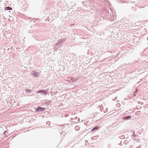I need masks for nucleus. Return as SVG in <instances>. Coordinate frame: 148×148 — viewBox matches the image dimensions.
Here are the masks:
<instances>
[{"instance_id": "nucleus-12", "label": "nucleus", "mask_w": 148, "mask_h": 148, "mask_svg": "<svg viewBox=\"0 0 148 148\" xmlns=\"http://www.w3.org/2000/svg\"><path fill=\"white\" fill-rule=\"evenodd\" d=\"M64 126L62 125H61V128H64Z\"/></svg>"}, {"instance_id": "nucleus-5", "label": "nucleus", "mask_w": 148, "mask_h": 148, "mask_svg": "<svg viewBox=\"0 0 148 148\" xmlns=\"http://www.w3.org/2000/svg\"><path fill=\"white\" fill-rule=\"evenodd\" d=\"M99 129V127L98 126H95L91 130L92 132L94 131L95 130H98Z\"/></svg>"}, {"instance_id": "nucleus-9", "label": "nucleus", "mask_w": 148, "mask_h": 148, "mask_svg": "<svg viewBox=\"0 0 148 148\" xmlns=\"http://www.w3.org/2000/svg\"><path fill=\"white\" fill-rule=\"evenodd\" d=\"M45 94L47 95V92L46 91H44L43 90H42V92Z\"/></svg>"}, {"instance_id": "nucleus-7", "label": "nucleus", "mask_w": 148, "mask_h": 148, "mask_svg": "<svg viewBox=\"0 0 148 148\" xmlns=\"http://www.w3.org/2000/svg\"><path fill=\"white\" fill-rule=\"evenodd\" d=\"M59 48V47H58V46H55V47L54 48V50L55 51H56Z\"/></svg>"}, {"instance_id": "nucleus-2", "label": "nucleus", "mask_w": 148, "mask_h": 148, "mask_svg": "<svg viewBox=\"0 0 148 148\" xmlns=\"http://www.w3.org/2000/svg\"><path fill=\"white\" fill-rule=\"evenodd\" d=\"M45 108L43 107H39L36 108V112H40L41 111H43L45 110Z\"/></svg>"}, {"instance_id": "nucleus-1", "label": "nucleus", "mask_w": 148, "mask_h": 148, "mask_svg": "<svg viewBox=\"0 0 148 148\" xmlns=\"http://www.w3.org/2000/svg\"><path fill=\"white\" fill-rule=\"evenodd\" d=\"M65 41V39L62 38L59 39L57 42L55 44V46H58L60 44L63 43Z\"/></svg>"}, {"instance_id": "nucleus-10", "label": "nucleus", "mask_w": 148, "mask_h": 148, "mask_svg": "<svg viewBox=\"0 0 148 148\" xmlns=\"http://www.w3.org/2000/svg\"><path fill=\"white\" fill-rule=\"evenodd\" d=\"M7 133V131H4L3 132V134L4 135H6V133Z\"/></svg>"}, {"instance_id": "nucleus-4", "label": "nucleus", "mask_w": 148, "mask_h": 148, "mask_svg": "<svg viewBox=\"0 0 148 148\" xmlns=\"http://www.w3.org/2000/svg\"><path fill=\"white\" fill-rule=\"evenodd\" d=\"M131 117H132V116H126L124 117L123 119L128 120L129 119H130Z\"/></svg>"}, {"instance_id": "nucleus-6", "label": "nucleus", "mask_w": 148, "mask_h": 148, "mask_svg": "<svg viewBox=\"0 0 148 148\" xmlns=\"http://www.w3.org/2000/svg\"><path fill=\"white\" fill-rule=\"evenodd\" d=\"M5 10H12V8L10 7H7L5 8Z\"/></svg>"}, {"instance_id": "nucleus-11", "label": "nucleus", "mask_w": 148, "mask_h": 148, "mask_svg": "<svg viewBox=\"0 0 148 148\" xmlns=\"http://www.w3.org/2000/svg\"><path fill=\"white\" fill-rule=\"evenodd\" d=\"M41 92H42V90H39L37 92V93H39Z\"/></svg>"}, {"instance_id": "nucleus-13", "label": "nucleus", "mask_w": 148, "mask_h": 148, "mask_svg": "<svg viewBox=\"0 0 148 148\" xmlns=\"http://www.w3.org/2000/svg\"><path fill=\"white\" fill-rule=\"evenodd\" d=\"M134 133H135V132H134V133H133V136H135V134H134Z\"/></svg>"}, {"instance_id": "nucleus-14", "label": "nucleus", "mask_w": 148, "mask_h": 148, "mask_svg": "<svg viewBox=\"0 0 148 148\" xmlns=\"http://www.w3.org/2000/svg\"><path fill=\"white\" fill-rule=\"evenodd\" d=\"M79 127L78 126H77V127H75V128H78Z\"/></svg>"}, {"instance_id": "nucleus-8", "label": "nucleus", "mask_w": 148, "mask_h": 148, "mask_svg": "<svg viewBox=\"0 0 148 148\" xmlns=\"http://www.w3.org/2000/svg\"><path fill=\"white\" fill-rule=\"evenodd\" d=\"M25 92L26 93L30 92H31V90L29 89H25Z\"/></svg>"}, {"instance_id": "nucleus-3", "label": "nucleus", "mask_w": 148, "mask_h": 148, "mask_svg": "<svg viewBox=\"0 0 148 148\" xmlns=\"http://www.w3.org/2000/svg\"><path fill=\"white\" fill-rule=\"evenodd\" d=\"M38 72L34 71H32L31 74L34 77H37L38 75Z\"/></svg>"}]
</instances>
